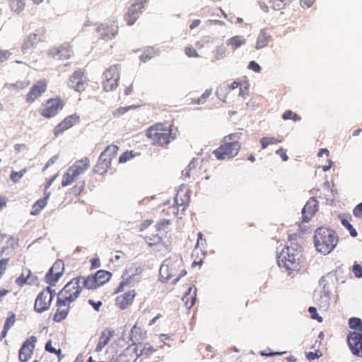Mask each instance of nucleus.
Instances as JSON below:
<instances>
[{"mask_svg": "<svg viewBox=\"0 0 362 362\" xmlns=\"http://www.w3.org/2000/svg\"><path fill=\"white\" fill-rule=\"evenodd\" d=\"M353 214L356 218L362 219V202L354 207Z\"/></svg>", "mask_w": 362, "mask_h": 362, "instance_id": "nucleus-57", "label": "nucleus"}, {"mask_svg": "<svg viewBox=\"0 0 362 362\" xmlns=\"http://www.w3.org/2000/svg\"><path fill=\"white\" fill-rule=\"evenodd\" d=\"M300 247L291 243L284 248L278 256L279 266L288 271L296 270L300 266Z\"/></svg>", "mask_w": 362, "mask_h": 362, "instance_id": "nucleus-5", "label": "nucleus"}, {"mask_svg": "<svg viewBox=\"0 0 362 362\" xmlns=\"http://www.w3.org/2000/svg\"><path fill=\"white\" fill-rule=\"evenodd\" d=\"M135 349L137 353V355L144 358H150L156 355L158 352V349L156 348H154L149 343H141L137 344Z\"/></svg>", "mask_w": 362, "mask_h": 362, "instance_id": "nucleus-24", "label": "nucleus"}, {"mask_svg": "<svg viewBox=\"0 0 362 362\" xmlns=\"http://www.w3.org/2000/svg\"><path fill=\"white\" fill-rule=\"evenodd\" d=\"M242 136V132H235L225 136L219 147L213 151L216 159L223 160L236 156L241 148Z\"/></svg>", "mask_w": 362, "mask_h": 362, "instance_id": "nucleus-2", "label": "nucleus"}, {"mask_svg": "<svg viewBox=\"0 0 362 362\" xmlns=\"http://www.w3.org/2000/svg\"><path fill=\"white\" fill-rule=\"evenodd\" d=\"M119 151V146L115 144L108 145L100 153V158L108 161L112 164V160L116 157Z\"/></svg>", "mask_w": 362, "mask_h": 362, "instance_id": "nucleus-27", "label": "nucleus"}, {"mask_svg": "<svg viewBox=\"0 0 362 362\" xmlns=\"http://www.w3.org/2000/svg\"><path fill=\"white\" fill-rule=\"evenodd\" d=\"M80 120L81 117L78 113H74L72 115L66 116L54 128L53 134L54 136L58 137L66 130L79 124Z\"/></svg>", "mask_w": 362, "mask_h": 362, "instance_id": "nucleus-18", "label": "nucleus"}, {"mask_svg": "<svg viewBox=\"0 0 362 362\" xmlns=\"http://www.w3.org/2000/svg\"><path fill=\"white\" fill-rule=\"evenodd\" d=\"M295 0H269V4L272 9L281 11L286 9Z\"/></svg>", "mask_w": 362, "mask_h": 362, "instance_id": "nucleus-32", "label": "nucleus"}, {"mask_svg": "<svg viewBox=\"0 0 362 362\" xmlns=\"http://www.w3.org/2000/svg\"><path fill=\"white\" fill-rule=\"evenodd\" d=\"M68 86L76 92L79 93H84L88 86V79L86 77V70L78 69L74 71L69 78Z\"/></svg>", "mask_w": 362, "mask_h": 362, "instance_id": "nucleus-11", "label": "nucleus"}, {"mask_svg": "<svg viewBox=\"0 0 362 362\" xmlns=\"http://www.w3.org/2000/svg\"><path fill=\"white\" fill-rule=\"evenodd\" d=\"M212 95V90L211 89H207L204 91V93L202 95L200 98H198L197 99H194L193 100L194 103L195 104H203L206 102V100L209 99V98Z\"/></svg>", "mask_w": 362, "mask_h": 362, "instance_id": "nucleus-44", "label": "nucleus"}, {"mask_svg": "<svg viewBox=\"0 0 362 362\" xmlns=\"http://www.w3.org/2000/svg\"><path fill=\"white\" fill-rule=\"evenodd\" d=\"M185 54L189 57H199V55L197 53V50L193 47H187L185 48Z\"/></svg>", "mask_w": 362, "mask_h": 362, "instance_id": "nucleus-56", "label": "nucleus"}, {"mask_svg": "<svg viewBox=\"0 0 362 362\" xmlns=\"http://www.w3.org/2000/svg\"><path fill=\"white\" fill-rule=\"evenodd\" d=\"M134 156L135 154L134 153L133 151H127L119 157V163H124L132 159Z\"/></svg>", "mask_w": 362, "mask_h": 362, "instance_id": "nucleus-45", "label": "nucleus"}, {"mask_svg": "<svg viewBox=\"0 0 362 362\" xmlns=\"http://www.w3.org/2000/svg\"><path fill=\"white\" fill-rule=\"evenodd\" d=\"M12 53L9 50L0 49V63H4L8 60Z\"/></svg>", "mask_w": 362, "mask_h": 362, "instance_id": "nucleus-53", "label": "nucleus"}, {"mask_svg": "<svg viewBox=\"0 0 362 362\" xmlns=\"http://www.w3.org/2000/svg\"><path fill=\"white\" fill-rule=\"evenodd\" d=\"M54 296V290L52 289L51 287L47 286L37 296L34 305L35 310L39 313H41L48 310Z\"/></svg>", "mask_w": 362, "mask_h": 362, "instance_id": "nucleus-15", "label": "nucleus"}, {"mask_svg": "<svg viewBox=\"0 0 362 362\" xmlns=\"http://www.w3.org/2000/svg\"><path fill=\"white\" fill-rule=\"evenodd\" d=\"M282 117L284 120L292 119L293 121H298L300 119V117L291 110L285 111Z\"/></svg>", "mask_w": 362, "mask_h": 362, "instance_id": "nucleus-48", "label": "nucleus"}, {"mask_svg": "<svg viewBox=\"0 0 362 362\" xmlns=\"http://www.w3.org/2000/svg\"><path fill=\"white\" fill-rule=\"evenodd\" d=\"M189 201V197L185 192L180 189L179 190L175 197V204L177 207L183 206L187 205Z\"/></svg>", "mask_w": 362, "mask_h": 362, "instance_id": "nucleus-33", "label": "nucleus"}, {"mask_svg": "<svg viewBox=\"0 0 362 362\" xmlns=\"http://www.w3.org/2000/svg\"><path fill=\"white\" fill-rule=\"evenodd\" d=\"M339 242L337 233L329 228L319 227L314 234V244L316 250L323 254L330 253Z\"/></svg>", "mask_w": 362, "mask_h": 362, "instance_id": "nucleus-3", "label": "nucleus"}, {"mask_svg": "<svg viewBox=\"0 0 362 362\" xmlns=\"http://www.w3.org/2000/svg\"><path fill=\"white\" fill-rule=\"evenodd\" d=\"M56 305L57 309L53 317V320L56 322H60L67 317L70 311V303L57 298Z\"/></svg>", "mask_w": 362, "mask_h": 362, "instance_id": "nucleus-23", "label": "nucleus"}, {"mask_svg": "<svg viewBox=\"0 0 362 362\" xmlns=\"http://www.w3.org/2000/svg\"><path fill=\"white\" fill-rule=\"evenodd\" d=\"M8 262V259H2L0 260V278L4 274L7 264Z\"/></svg>", "mask_w": 362, "mask_h": 362, "instance_id": "nucleus-59", "label": "nucleus"}, {"mask_svg": "<svg viewBox=\"0 0 362 362\" xmlns=\"http://www.w3.org/2000/svg\"><path fill=\"white\" fill-rule=\"evenodd\" d=\"M248 69L254 71L256 73H259L261 71V66L255 61H251L249 63Z\"/></svg>", "mask_w": 362, "mask_h": 362, "instance_id": "nucleus-60", "label": "nucleus"}, {"mask_svg": "<svg viewBox=\"0 0 362 362\" xmlns=\"http://www.w3.org/2000/svg\"><path fill=\"white\" fill-rule=\"evenodd\" d=\"M146 337V332L144 331L141 326L136 322L130 331V339L134 344H141Z\"/></svg>", "mask_w": 362, "mask_h": 362, "instance_id": "nucleus-25", "label": "nucleus"}, {"mask_svg": "<svg viewBox=\"0 0 362 362\" xmlns=\"http://www.w3.org/2000/svg\"><path fill=\"white\" fill-rule=\"evenodd\" d=\"M322 356V354L319 350H316L315 352L310 351L306 354L307 359L310 361L319 358Z\"/></svg>", "mask_w": 362, "mask_h": 362, "instance_id": "nucleus-54", "label": "nucleus"}, {"mask_svg": "<svg viewBox=\"0 0 362 362\" xmlns=\"http://www.w3.org/2000/svg\"><path fill=\"white\" fill-rule=\"evenodd\" d=\"M177 128L172 122H156L147 128L146 138L152 146L165 148L177 138Z\"/></svg>", "mask_w": 362, "mask_h": 362, "instance_id": "nucleus-1", "label": "nucleus"}, {"mask_svg": "<svg viewBox=\"0 0 362 362\" xmlns=\"http://www.w3.org/2000/svg\"><path fill=\"white\" fill-rule=\"evenodd\" d=\"M136 294L135 290H130L117 296L115 298V305L121 310L127 309L133 304Z\"/></svg>", "mask_w": 362, "mask_h": 362, "instance_id": "nucleus-21", "label": "nucleus"}, {"mask_svg": "<svg viewBox=\"0 0 362 362\" xmlns=\"http://www.w3.org/2000/svg\"><path fill=\"white\" fill-rule=\"evenodd\" d=\"M134 276H135V275H134L132 276H129L125 279L124 278L123 280L119 283V284L115 288V293H117L123 292L124 290V288L126 286H130L132 284Z\"/></svg>", "mask_w": 362, "mask_h": 362, "instance_id": "nucleus-41", "label": "nucleus"}, {"mask_svg": "<svg viewBox=\"0 0 362 362\" xmlns=\"http://www.w3.org/2000/svg\"><path fill=\"white\" fill-rule=\"evenodd\" d=\"M347 343L353 355L362 357V333L350 332L347 336Z\"/></svg>", "mask_w": 362, "mask_h": 362, "instance_id": "nucleus-19", "label": "nucleus"}, {"mask_svg": "<svg viewBox=\"0 0 362 362\" xmlns=\"http://www.w3.org/2000/svg\"><path fill=\"white\" fill-rule=\"evenodd\" d=\"M246 43V39L242 35H235L229 38L226 42V45L232 49H236Z\"/></svg>", "mask_w": 362, "mask_h": 362, "instance_id": "nucleus-31", "label": "nucleus"}, {"mask_svg": "<svg viewBox=\"0 0 362 362\" xmlns=\"http://www.w3.org/2000/svg\"><path fill=\"white\" fill-rule=\"evenodd\" d=\"M170 223H171L169 219H164L158 222L156 225L157 230L159 232L163 231L165 233H168V229Z\"/></svg>", "mask_w": 362, "mask_h": 362, "instance_id": "nucleus-47", "label": "nucleus"}, {"mask_svg": "<svg viewBox=\"0 0 362 362\" xmlns=\"http://www.w3.org/2000/svg\"><path fill=\"white\" fill-rule=\"evenodd\" d=\"M195 293L196 289H194L193 291V288L189 287L188 288V292L182 298V300L187 308H191L194 305L196 301Z\"/></svg>", "mask_w": 362, "mask_h": 362, "instance_id": "nucleus-34", "label": "nucleus"}, {"mask_svg": "<svg viewBox=\"0 0 362 362\" xmlns=\"http://www.w3.org/2000/svg\"><path fill=\"white\" fill-rule=\"evenodd\" d=\"M341 224L349 231L350 235L351 237L355 238L357 236V235H358L357 231L353 227V226L349 223V221L348 220L343 218L341 220Z\"/></svg>", "mask_w": 362, "mask_h": 362, "instance_id": "nucleus-46", "label": "nucleus"}, {"mask_svg": "<svg viewBox=\"0 0 362 362\" xmlns=\"http://www.w3.org/2000/svg\"><path fill=\"white\" fill-rule=\"evenodd\" d=\"M64 101L59 96L49 98L43 104L40 115L45 118L54 117L64 108Z\"/></svg>", "mask_w": 362, "mask_h": 362, "instance_id": "nucleus-14", "label": "nucleus"}, {"mask_svg": "<svg viewBox=\"0 0 362 362\" xmlns=\"http://www.w3.org/2000/svg\"><path fill=\"white\" fill-rule=\"evenodd\" d=\"M49 197V194H47L45 198L38 199L32 206V211L30 214L33 216L38 215L42 209H43L47 204V199Z\"/></svg>", "mask_w": 362, "mask_h": 362, "instance_id": "nucleus-35", "label": "nucleus"}, {"mask_svg": "<svg viewBox=\"0 0 362 362\" xmlns=\"http://www.w3.org/2000/svg\"><path fill=\"white\" fill-rule=\"evenodd\" d=\"M318 210V202L315 198H310L302 210L303 221L308 222Z\"/></svg>", "mask_w": 362, "mask_h": 362, "instance_id": "nucleus-22", "label": "nucleus"}, {"mask_svg": "<svg viewBox=\"0 0 362 362\" xmlns=\"http://www.w3.org/2000/svg\"><path fill=\"white\" fill-rule=\"evenodd\" d=\"M86 182L84 180L76 182V183L69 189L68 193L74 197L80 196L84 191Z\"/></svg>", "mask_w": 362, "mask_h": 362, "instance_id": "nucleus-36", "label": "nucleus"}, {"mask_svg": "<svg viewBox=\"0 0 362 362\" xmlns=\"http://www.w3.org/2000/svg\"><path fill=\"white\" fill-rule=\"evenodd\" d=\"M309 313L311 314V316L313 319L317 320L319 322L322 321V317L318 316V314L317 313V310L315 307H310L308 308Z\"/></svg>", "mask_w": 362, "mask_h": 362, "instance_id": "nucleus-61", "label": "nucleus"}, {"mask_svg": "<svg viewBox=\"0 0 362 362\" xmlns=\"http://www.w3.org/2000/svg\"><path fill=\"white\" fill-rule=\"evenodd\" d=\"M146 241L151 246L160 245H164L165 250H168V247H167V245L164 244L162 238L158 234L153 235V237L146 236Z\"/></svg>", "mask_w": 362, "mask_h": 362, "instance_id": "nucleus-40", "label": "nucleus"}, {"mask_svg": "<svg viewBox=\"0 0 362 362\" xmlns=\"http://www.w3.org/2000/svg\"><path fill=\"white\" fill-rule=\"evenodd\" d=\"M55 55L59 56V59H69L71 55V51L69 46L61 45L58 47L54 52Z\"/></svg>", "mask_w": 362, "mask_h": 362, "instance_id": "nucleus-38", "label": "nucleus"}, {"mask_svg": "<svg viewBox=\"0 0 362 362\" xmlns=\"http://www.w3.org/2000/svg\"><path fill=\"white\" fill-rule=\"evenodd\" d=\"M30 274V272L28 271V274L25 275L24 274H22L20 276H18L16 279V284L19 286H23L27 283V280L29 278Z\"/></svg>", "mask_w": 362, "mask_h": 362, "instance_id": "nucleus-51", "label": "nucleus"}, {"mask_svg": "<svg viewBox=\"0 0 362 362\" xmlns=\"http://www.w3.org/2000/svg\"><path fill=\"white\" fill-rule=\"evenodd\" d=\"M120 65L113 64L104 71L102 86L105 91H113L118 87L120 78Z\"/></svg>", "mask_w": 362, "mask_h": 362, "instance_id": "nucleus-9", "label": "nucleus"}, {"mask_svg": "<svg viewBox=\"0 0 362 362\" xmlns=\"http://www.w3.org/2000/svg\"><path fill=\"white\" fill-rule=\"evenodd\" d=\"M45 350L49 353L56 354L59 358L62 356V351L60 349H56L52 346V342L49 340L45 344Z\"/></svg>", "mask_w": 362, "mask_h": 362, "instance_id": "nucleus-50", "label": "nucleus"}, {"mask_svg": "<svg viewBox=\"0 0 362 362\" xmlns=\"http://www.w3.org/2000/svg\"><path fill=\"white\" fill-rule=\"evenodd\" d=\"M47 85L48 81L45 78L34 83L25 95V103L31 105L40 98L47 91Z\"/></svg>", "mask_w": 362, "mask_h": 362, "instance_id": "nucleus-16", "label": "nucleus"}, {"mask_svg": "<svg viewBox=\"0 0 362 362\" xmlns=\"http://www.w3.org/2000/svg\"><path fill=\"white\" fill-rule=\"evenodd\" d=\"M206 163H205L203 160L194 158L188 165V168L186 170L184 175L185 177H192L194 180H209V176L208 175H204V174L206 173Z\"/></svg>", "mask_w": 362, "mask_h": 362, "instance_id": "nucleus-12", "label": "nucleus"}, {"mask_svg": "<svg viewBox=\"0 0 362 362\" xmlns=\"http://www.w3.org/2000/svg\"><path fill=\"white\" fill-rule=\"evenodd\" d=\"M15 322H16V315H15V314L11 313V315L9 317H8L5 321V323L4 325V329L1 333V339L6 337V336L7 335L8 331L14 325Z\"/></svg>", "mask_w": 362, "mask_h": 362, "instance_id": "nucleus-39", "label": "nucleus"}, {"mask_svg": "<svg viewBox=\"0 0 362 362\" xmlns=\"http://www.w3.org/2000/svg\"><path fill=\"white\" fill-rule=\"evenodd\" d=\"M91 268L97 269L100 267V260L99 258H93L90 259Z\"/></svg>", "mask_w": 362, "mask_h": 362, "instance_id": "nucleus-64", "label": "nucleus"}, {"mask_svg": "<svg viewBox=\"0 0 362 362\" xmlns=\"http://www.w3.org/2000/svg\"><path fill=\"white\" fill-rule=\"evenodd\" d=\"M36 342L37 337L35 336H31L24 341L18 353V358L21 362H27L31 358Z\"/></svg>", "mask_w": 362, "mask_h": 362, "instance_id": "nucleus-20", "label": "nucleus"}, {"mask_svg": "<svg viewBox=\"0 0 362 362\" xmlns=\"http://www.w3.org/2000/svg\"><path fill=\"white\" fill-rule=\"evenodd\" d=\"M352 272L354 274L355 276L357 278L362 277V266L355 263L353 266Z\"/></svg>", "mask_w": 362, "mask_h": 362, "instance_id": "nucleus-55", "label": "nucleus"}, {"mask_svg": "<svg viewBox=\"0 0 362 362\" xmlns=\"http://www.w3.org/2000/svg\"><path fill=\"white\" fill-rule=\"evenodd\" d=\"M38 37L35 33H30L24 40L21 49L25 53L28 49L33 48L38 42Z\"/></svg>", "mask_w": 362, "mask_h": 362, "instance_id": "nucleus-29", "label": "nucleus"}, {"mask_svg": "<svg viewBox=\"0 0 362 362\" xmlns=\"http://www.w3.org/2000/svg\"><path fill=\"white\" fill-rule=\"evenodd\" d=\"M115 335V331L110 329H105L99 337L98 343L95 347V351L100 352L103 349L109 344L111 338Z\"/></svg>", "mask_w": 362, "mask_h": 362, "instance_id": "nucleus-26", "label": "nucleus"}, {"mask_svg": "<svg viewBox=\"0 0 362 362\" xmlns=\"http://www.w3.org/2000/svg\"><path fill=\"white\" fill-rule=\"evenodd\" d=\"M131 107V106L118 107L113 112L112 114L115 117H119L120 115L126 113Z\"/></svg>", "mask_w": 362, "mask_h": 362, "instance_id": "nucleus-58", "label": "nucleus"}, {"mask_svg": "<svg viewBox=\"0 0 362 362\" xmlns=\"http://www.w3.org/2000/svg\"><path fill=\"white\" fill-rule=\"evenodd\" d=\"M90 161L88 157H84L80 160H76L72 165H71L63 175L61 185L62 187H67L76 182L81 175L90 168Z\"/></svg>", "mask_w": 362, "mask_h": 362, "instance_id": "nucleus-7", "label": "nucleus"}, {"mask_svg": "<svg viewBox=\"0 0 362 362\" xmlns=\"http://www.w3.org/2000/svg\"><path fill=\"white\" fill-rule=\"evenodd\" d=\"M148 4V0H130L123 14L127 25H134Z\"/></svg>", "mask_w": 362, "mask_h": 362, "instance_id": "nucleus-8", "label": "nucleus"}, {"mask_svg": "<svg viewBox=\"0 0 362 362\" xmlns=\"http://www.w3.org/2000/svg\"><path fill=\"white\" fill-rule=\"evenodd\" d=\"M112 274L105 270H98L95 274L83 276V286L88 290H94L110 281Z\"/></svg>", "mask_w": 362, "mask_h": 362, "instance_id": "nucleus-10", "label": "nucleus"}, {"mask_svg": "<svg viewBox=\"0 0 362 362\" xmlns=\"http://www.w3.org/2000/svg\"><path fill=\"white\" fill-rule=\"evenodd\" d=\"M185 274L182 259L177 256L166 259L160 268V278L163 282L175 283Z\"/></svg>", "mask_w": 362, "mask_h": 362, "instance_id": "nucleus-4", "label": "nucleus"}, {"mask_svg": "<svg viewBox=\"0 0 362 362\" xmlns=\"http://www.w3.org/2000/svg\"><path fill=\"white\" fill-rule=\"evenodd\" d=\"M95 31L100 39L104 40H112L119 33L117 21L116 19H108L98 25Z\"/></svg>", "mask_w": 362, "mask_h": 362, "instance_id": "nucleus-13", "label": "nucleus"}, {"mask_svg": "<svg viewBox=\"0 0 362 362\" xmlns=\"http://www.w3.org/2000/svg\"><path fill=\"white\" fill-rule=\"evenodd\" d=\"M110 167H111L110 163L105 160V159L103 160V158H100V157H99L98 162L93 170V172L94 173L103 175L106 174V173L110 168Z\"/></svg>", "mask_w": 362, "mask_h": 362, "instance_id": "nucleus-30", "label": "nucleus"}, {"mask_svg": "<svg viewBox=\"0 0 362 362\" xmlns=\"http://www.w3.org/2000/svg\"><path fill=\"white\" fill-rule=\"evenodd\" d=\"M276 153L284 161H286L288 159V157L286 154V151L285 149L281 148L278 149Z\"/></svg>", "mask_w": 362, "mask_h": 362, "instance_id": "nucleus-63", "label": "nucleus"}, {"mask_svg": "<svg viewBox=\"0 0 362 362\" xmlns=\"http://www.w3.org/2000/svg\"><path fill=\"white\" fill-rule=\"evenodd\" d=\"M25 172L26 168H24L19 172L12 171L10 175V178L13 182L16 183L23 177Z\"/></svg>", "mask_w": 362, "mask_h": 362, "instance_id": "nucleus-49", "label": "nucleus"}, {"mask_svg": "<svg viewBox=\"0 0 362 362\" xmlns=\"http://www.w3.org/2000/svg\"><path fill=\"white\" fill-rule=\"evenodd\" d=\"M83 288V276L74 277L59 291L57 298L71 304L80 296Z\"/></svg>", "mask_w": 362, "mask_h": 362, "instance_id": "nucleus-6", "label": "nucleus"}, {"mask_svg": "<svg viewBox=\"0 0 362 362\" xmlns=\"http://www.w3.org/2000/svg\"><path fill=\"white\" fill-rule=\"evenodd\" d=\"M272 39V35L267 32V30H262L258 35L256 41V49H262L268 45Z\"/></svg>", "mask_w": 362, "mask_h": 362, "instance_id": "nucleus-28", "label": "nucleus"}, {"mask_svg": "<svg viewBox=\"0 0 362 362\" xmlns=\"http://www.w3.org/2000/svg\"><path fill=\"white\" fill-rule=\"evenodd\" d=\"M88 303L90 305H91L93 306V308L96 310V311H99L100 309V307L102 306L103 305V303L102 301L100 300H98V301H94L92 299H89L88 300Z\"/></svg>", "mask_w": 362, "mask_h": 362, "instance_id": "nucleus-62", "label": "nucleus"}, {"mask_svg": "<svg viewBox=\"0 0 362 362\" xmlns=\"http://www.w3.org/2000/svg\"><path fill=\"white\" fill-rule=\"evenodd\" d=\"M281 142V140L277 139L275 137H263L260 139L262 148L264 149L269 145L276 144Z\"/></svg>", "mask_w": 362, "mask_h": 362, "instance_id": "nucleus-42", "label": "nucleus"}, {"mask_svg": "<svg viewBox=\"0 0 362 362\" xmlns=\"http://www.w3.org/2000/svg\"><path fill=\"white\" fill-rule=\"evenodd\" d=\"M30 85V81H17L15 83L11 84V86L15 90H23L26 88Z\"/></svg>", "mask_w": 362, "mask_h": 362, "instance_id": "nucleus-52", "label": "nucleus"}, {"mask_svg": "<svg viewBox=\"0 0 362 362\" xmlns=\"http://www.w3.org/2000/svg\"><path fill=\"white\" fill-rule=\"evenodd\" d=\"M349 325L351 329H356L358 332H362V321L360 318H350L349 320Z\"/></svg>", "mask_w": 362, "mask_h": 362, "instance_id": "nucleus-43", "label": "nucleus"}, {"mask_svg": "<svg viewBox=\"0 0 362 362\" xmlns=\"http://www.w3.org/2000/svg\"><path fill=\"white\" fill-rule=\"evenodd\" d=\"M64 272V263L61 259H57L49 269L45 276V282L49 287L54 286Z\"/></svg>", "mask_w": 362, "mask_h": 362, "instance_id": "nucleus-17", "label": "nucleus"}, {"mask_svg": "<svg viewBox=\"0 0 362 362\" xmlns=\"http://www.w3.org/2000/svg\"><path fill=\"white\" fill-rule=\"evenodd\" d=\"M11 10L17 13H21L25 6V0H9L8 1Z\"/></svg>", "mask_w": 362, "mask_h": 362, "instance_id": "nucleus-37", "label": "nucleus"}]
</instances>
